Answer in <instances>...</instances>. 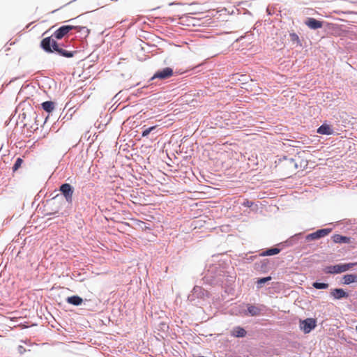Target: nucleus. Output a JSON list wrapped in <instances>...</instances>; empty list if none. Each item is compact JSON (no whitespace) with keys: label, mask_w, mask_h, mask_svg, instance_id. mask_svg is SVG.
<instances>
[{"label":"nucleus","mask_w":357,"mask_h":357,"mask_svg":"<svg viewBox=\"0 0 357 357\" xmlns=\"http://www.w3.org/2000/svg\"><path fill=\"white\" fill-rule=\"evenodd\" d=\"M325 274L338 275L343 273L341 263L326 266L322 269Z\"/></svg>","instance_id":"4468645a"},{"label":"nucleus","mask_w":357,"mask_h":357,"mask_svg":"<svg viewBox=\"0 0 357 357\" xmlns=\"http://www.w3.org/2000/svg\"><path fill=\"white\" fill-rule=\"evenodd\" d=\"M330 296L333 300L347 299L350 296V293L347 289L336 287L331 290Z\"/></svg>","instance_id":"9d476101"},{"label":"nucleus","mask_w":357,"mask_h":357,"mask_svg":"<svg viewBox=\"0 0 357 357\" xmlns=\"http://www.w3.org/2000/svg\"><path fill=\"white\" fill-rule=\"evenodd\" d=\"M304 238V232H298L287 238L291 246L297 244L300 240Z\"/></svg>","instance_id":"412c9836"},{"label":"nucleus","mask_w":357,"mask_h":357,"mask_svg":"<svg viewBox=\"0 0 357 357\" xmlns=\"http://www.w3.org/2000/svg\"><path fill=\"white\" fill-rule=\"evenodd\" d=\"M80 16H81V15H79V16H77V17L70 19V20H68L66 21V22H74L77 18L79 17Z\"/></svg>","instance_id":"09e8293b"},{"label":"nucleus","mask_w":357,"mask_h":357,"mask_svg":"<svg viewBox=\"0 0 357 357\" xmlns=\"http://www.w3.org/2000/svg\"><path fill=\"white\" fill-rule=\"evenodd\" d=\"M84 222L82 220H79V222H77L78 228L80 229L82 227V225Z\"/></svg>","instance_id":"de8ad7c7"},{"label":"nucleus","mask_w":357,"mask_h":357,"mask_svg":"<svg viewBox=\"0 0 357 357\" xmlns=\"http://www.w3.org/2000/svg\"><path fill=\"white\" fill-rule=\"evenodd\" d=\"M305 24L312 30H317L323 27L324 21L312 17H306Z\"/></svg>","instance_id":"f8f14e48"},{"label":"nucleus","mask_w":357,"mask_h":357,"mask_svg":"<svg viewBox=\"0 0 357 357\" xmlns=\"http://www.w3.org/2000/svg\"><path fill=\"white\" fill-rule=\"evenodd\" d=\"M73 26L75 27L74 30H76V32L79 34V37L86 38L90 33V29L86 26L75 25Z\"/></svg>","instance_id":"b1692460"},{"label":"nucleus","mask_w":357,"mask_h":357,"mask_svg":"<svg viewBox=\"0 0 357 357\" xmlns=\"http://www.w3.org/2000/svg\"><path fill=\"white\" fill-rule=\"evenodd\" d=\"M289 157L287 155H283L282 158H279V162H281L283 160H288Z\"/></svg>","instance_id":"c03bdc74"},{"label":"nucleus","mask_w":357,"mask_h":357,"mask_svg":"<svg viewBox=\"0 0 357 357\" xmlns=\"http://www.w3.org/2000/svg\"><path fill=\"white\" fill-rule=\"evenodd\" d=\"M65 301L68 304L75 307L80 306L84 303V299L77 294L68 296L66 298Z\"/></svg>","instance_id":"a211bd4d"},{"label":"nucleus","mask_w":357,"mask_h":357,"mask_svg":"<svg viewBox=\"0 0 357 357\" xmlns=\"http://www.w3.org/2000/svg\"><path fill=\"white\" fill-rule=\"evenodd\" d=\"M309 246H310V244L304 245H303L302 248H303V249H307V247H309Z\"/></svg>","instance_id":"6e6d98bb"},{"label":"nucleus","mask_w":357,"mask_h":357,"mask_svg":"<svg viewBox=\"0 0 357 357\" xmlns=\"http://www.w3.org/2000/svg\"><path fill=\"white\" fill-rule=\"evenodd\" d=\"M342 271L345 273L357 266V262L341 263Z\"/></svg>","instance_id":"c756f323"},{"label":"nucleus","mask_w":357,"mask_h":357,"mask_svg":"<svg viewBox=\"0 0 357 357\" xmlns=\"http://www.w3.org/2000/svg\"><path fill=\"white\" fill-rule=\"evenodd\" d=\"M254 205H255V202L252 201H250L249 199H245L241 203V206H243V207H246V208H251Z\"/></svg>","instance_id":"72a5a7b5"},{"label":"nucleus","mask_w":357,"mask_h":357,"mask_svg":"<svg viewBox=\"0 0 357 357\" xmlns=\"http://www.w3.org/2000/svg\"><path fill=\"white\" fill-rule=\"evenodd\" d=\"M340 282L342 285L357 284V273H346L341 277Z\"/></svg>","instance_id":"ddd939ff"},{"label":"nucleus","mask_w":357,"mask_h":357,"mask_svg":"<svg viewBox=\"0 0 357 357\" xmlns=\"http://www.w3.org/2000/svg\"><path fill=\"white\" fill-rule=\"evenodd\" d=\"M211 294L207 290L204 289L202 287L195 285L190 293L188 296V301L194 305H202V301L206 298H208Z\"/></svg>","instance_id":"20e7f679"},{"label":"nucleus","mask_w":357,"mask_h":357,"mask_svg":"<svg viewBox=\"0 0 357 357\" xmlns=\"http://www.w3.org/2000/svg\"><path fill=\"white\" fill-rule=\"evenodd\" d=\"M121 224L123 225H126V226H128L130 227V224L128 222H120Z\"/></svg>","instance_id":"3c124183"},{"label":"nucleus","mask_w":357,"mask_h":357,"mask_svg":"<svg viewBox=\"0 0 357 357\" xmlns=\"http://www.w3.org/2000/svg\"><path fill=\"white\" fill-rule=\"evenodd\" d=\"M235 276L229 274V271H227L226 276L225 278L224 285L232 286L234 282Z\"/></svg>","instance_id":"cd10ccee"},{"label":"nucleus","mask_w":357,"mask_h":357,"mask_svg":"<svg viewBox=\"0 0 357 357\" xmlns=\"http://www.w3.org/2000/svg\"><path fill=\"white\" fill-rule=\"evenodd\" d=\"M317 133L322 135H332L335 131L331 124L327 121H324L322 124L317 129Z\"/></svg>","instance_id":"2eb2a0df"},{"label":"nucleus","mask_w":357,"mask_h":357,"mask_svg":"<svg viewBox=\"0 0 357 357\" xmlns=\"http://www.w3.org/2000/svg\"><path fill=\"white\" fill-rule=\"evenodd\" d=\"M281 252V248H278L276 245H275L273 247L266 248L264 250H262L259 254V257H269V256H274L278 254H279Z\"/></svg>","instance_id":"aec40b11"},{"label":"nucleus","mask_w":357,"mask_h":357,"mask_svg":"<svg viewBox=\"0 0 357 357\" xmlns=\"http://www.w3.org/2000/svg\"><path fill=\"white\" fill-rule=\"evenodd\" d=\"M271 260L269 259H264L255 261L254 268L261 273H267L271 268Z\"/></svg>","instance_id":"9b49d317"},{"label":"nucleus","mask_w":357,"mask_h":357,"mask_svg":"<svg viewBox=\"0 0 357 357\" xmlns=\"http://www.w3.org/2000/svg\"><path fill=\"white\" fill-rule=\"evenodd\" d=\"M55 107H56V103L52 100H46V101L43 102L40 104L41 109H43L45 112H46L48 114H52L54 111ZM48 118H49V115H47L45 117L43 123H45L47 122Z\"/></svg>","instance_id":"f3484780"},{"label":"nucleus","mask_w":357,"mask_h":357,"mask_svg":"<svg viewBox=\"0 0 357 357\" xmlns=\"http://www.w3.org/2000/svg\"><path fill=\"white\" fill-rule=\"evenodd\" d=\"M289 38L292 45H295L296 47H303V43L296 33L291 32Z\"/></svg>","instance_id":"a878e982"},{"label":"nucleus","mask_w":357,"mask_h":357,"mask_svg":"<svg viewBox=\"0 0 357 357\" xmlns=\"http://www.w3.org/2000/svg\"><path fill=\"white\" fill-rule=\"evenodd\" d=\"M185 73L184 70H181V69H176L174 70V76L175 75H183V73Z\"/></svg>","instance_id":"a19ab883"},{"label":"nucleus","mask_w":357,"mask_h":357,"mask_svg":"<svg viewBox=\"0 0 357 357\" xmlns=\"http://www.w3.org/2000/svg\"><path fill=\"white\" fill-rule=\"evenodd\" d=\"M335 13L338 14V15H345V14H351L352 13L351 11H349V10H346V11H343V10H335L334 11Z\"/></svg>","instance_id":"58836bf2"},{"label":"nucleus","mask_w":357,"mask_h":357,"mask_svg":"<svg viewBox=\"0 0 357 357\" xmlns=\"http://www.w3.org/2000/svg\"><path fill=\"white\" fill-rule=\"evenodd\" d=\"M252 36H253V34L248 35L247 33H245V35L241 36L240 37L237 38L235 40V42H241L243 39L246 38L247 37Z\"/></svg>","instance_id":"4c0bfd02"},{"label":"nucleus","mask_w":357,"mask_h":357,"mask_svg":"<svg viewBox=\"0 0 357 357\" xmlns=\"http://www.w3.org/2000/svg\"><path fill=\"white\" fill-rule=\"evenodd\" d=\"M35 123H36L37 125H38V120L37 119V116L36 117L35 119Z\"/></svg>","instance_id":"bf43d9fd"},{"label":"nucleus","mask_w":357,"mask_h":357,"mask_svg":"<svg viewBox=\"0 0 357 357\" xmlns=\"http://www.w3.org/2000/svg\"><path fill=\"white\" fill-rule=\"evenodd\" d=\"M74 28L72 24L62 25L56 29L50 37H52V38L56 40H61L69 33L70 31L74 30Z\"/></svg>","instance_id":"1a4fd4ad"},{"label":"nucleus","mask_w":357,"mask_h":357,"mask_svg":"<svg viewBox=\"0 0 357 357\" xmlns=\"http://www.w3.org/2000/svg\"><path fill=\"white\" fill-rule=\"evenodd\" d=\"M58 191V190H55L54 192H52L50 195H49V198L48 199H50L52 198V197L55 196L56 195V192Z\"/></svg>","instance_id":"a18cd8bd"},{"label":"nucleus","mask_w":357,"mask_h":357,"mask_svg":"<svg viewBox=\"0 0 357 357\" xmlns=\"http://www.w3.org/2000/svg\"><path fill=\"white\" fill-rule=\"evenodd\" d=\"M290 164H294L295 162V160L293 158H289L287 160Z\"/></svg>","instance_id":"49530a36"},{"label":"nucleus","mask_w":357,"mask_h":357,"mask_svg":"<svg viewBox=\"0 0 357 357\" xmlns=\"http://www.w3.org/2000/svg\"><path fill=\"white\" fill-rule=\"evenodd\" d=\"M271 280L272 277L271 275L257 278L255 282L257 289H259L262 288L266 284H268Z\"/></svg>","instance_id":"5701e85b"},{"label":"nucleus","mask_w":357,"mask_h":357,"mask_svg":"<svg viewBox=\"0 0 357 357\" xmlns=\"http://www.w3.org/2000/svg\"><path fill=\"white\" fill-rule=\"evenodd\" d=\"M26 123H24V126H23V127L24 128V127H26Z\"/></svg>","instance_id":"774afa93"},{"label":"nucleus","mask_w":357,"mask_h":357,"mask_svg":"<svg viewBox=\"0 0 357 357\" xmlns=\"http://www.w3.org/2000/svg\"><path fill=\"white\" fill-rule=\"evenodd\" d=\"M23 162H24V160L22 158H20V157L17 158L14 162V164L13 165V167H12L13 172H17L21 167Z\"/></svg>","instance_id":"c85d7f7f"},{"label":"nucleus","mask_w":357,"mask_h":357,"mask_svg":"<svg viewBox=\"0 0 357 357\" xmlns=\"http://www.w3.org/2000/svg\"><path fill=\"white\" fill-rule=\"evenodd\" d=\"M355 330L357 332V325L356 326Z\"/></svg>","instance_id":"69168bd1"},{"label":"nucleus","mask_w":357,"mask_h":357,"mask_svg":"<svg viewBox=\"0 0 357 357\" xmlns=\"http://www.w3.org/2000/svg\"><path fill=\"white\" fill-rule=\"evenodd\" d=\"M294 167L295 169H297L298 168V165L295 162L294 163Z\"/></svg>","instance_id":"864d4df0"},{"label":"nucleus","mask_w":357,"mask_h":357,"mask_svg":"<svg viewBox=\"0 0 357 357\" xmlns=\"http://www.w3.org/2000/svg\"><path fill=\"white\" fill-rule=\"evenodd\" d=\"M58 40L52 37L43 38L40 42V47L47 54L67 59L73 58L78 53L77 50H68L70 47H73L70 43L59 42Z\"/></svg>","instance_id":"f03ea898"},{"label":"nucleus","mask_w":357,"mask_h":357,"mask_svg":"<svg viewBox=\"0 0 357 357\" xmlns=\"http://www.w3.org/2000/svg\"><path fill=\"white\" fill-rule=\"evenodd\" d=\"M266 14L268 16H272L275 14V11L273 8H271L270 6H268L266 8Z\"/></svg>","instance_id":"c9c22d12"},{"label":"nucleus","mask_w":357,"mask_h":357,"mask_svg":"<svg viewBox=\"0 0 357 357\" xmlns=\"http://www.w3.org/2000/svg\"><path fill=\"white\" fill-rule=\"evenodd\" d=\"M188 14H184V15H183L182 17H181L180 18H183V17H188Z\"/></svg>","instance_id":"052dcab7"},{"label":"nucleus","mask_w":357,"mask_h":357,"mask_svg":"<svg viewBox=\"0 0 357 357\" xmlns=\"http://www.w3.org/2000/svg\"><path fill=\"white\" fill-rule=\"evenodd\" d=\"M317 326V320L316 318L307 317L299 321V328L304 334L311 333Z\"/></svg>","instance_id":"0eeeda50"},{"label":"nucleus","mask_w":357,"mask_h":357,"mask_svg":"<svg viewBox=\"0 0 357 357\" xmlns=\"http://www.w3.org/2000/svg\"><path fill=\"white\" fill-rule=\"evenodd\" d=\"M160 328L161 331H165L169 329V326L167 323L162 321L160 323Z\"/></svg>","instance_id":"f704fd0d"},{"label":"nucleus","mask_w":357,"mask_h":357,"mask_svg":"<svg viewBox=\"0 0 357 357\" xmlns=\"http://www.w3.org/2000/svg\"><path fill=\"white\" fill-rule=\"evenodd\" d=\"M175 21V20L174 19V17H168L166 18V21H165V23L167 24L169 22L170 23H172Z\"/></svg>","instance_id":"79ce46f5"},{"label":"nucleus","mask_w":357,"mask_h":357,"mask_svg":"<svg viewBox=\"0 0 357 357\" xmlns=\"http://www.w3.org/2000/svg\"><path fill=\"white\" fill-rule=\"evenodd\" d=\"M57 10L58 9L53 10L52 13H55Z\"/></svg>","instance_id":"338daca9"},{"label":"nucleus","mask_w":357,"mask_h":357,"mask_svg":"<svg viewBox=\"0 0 357 357\" xmlns=\"http://www.w3.org/2000/svg\"><path fill=\"white\" fill-rule=\"evenodd\" d=\"M157 126H158L157 125L151 126L149 127H146V126H144L142 128V131L141 132L142 137H148L151 132H153V130H155L156 129Z\"/></svg>","instance_id":"bb28decb"},{"label":"nucleus","mask_w":357,"mask_h":357,"mask_svg":"<svg viewBox=\"0 0 357 357\" xmlns=\"http://www.w3.org/2000/svg\"><path fill=\"white\" fill-rule=\"evenodd\" d=\"M134 221L135 224L141 228L143 231H149L152 229L151 225L139 219L131 218Z\"/></svg>","instance_id":"393cba45"},{"label":"nucleus","mask_w":357,"mask_h":357,"mask_svg":"<svg viewBox=\"0 0 357 357\" xmlns=\"http://www.w3.org/2000/svg\"><path fill=\"white\" fill-rule=\"evenodd\" d=\"M59 193L46 200L45 207L48 208L49 212L45 215H52L59 213L61 209V203L65 199L68 206H72L73 202V195L75 193V187L68 183H62L59 188Z\"/></svg>","instance_id":"f257e3e1"},{"label":"nucleus","mask_w":357,"mask_h":357,"mask_svg":"<svg viewBox=\"0 0 357 357\" xmlns=\"http://www.w3.org/2000/svg\"><path fill=\"white\" fill-rule=\"evenodd\" d=\"M222 287L224 288V292L225 294H234V287L232 286L223 285V287Z\"/></svg>","instance_id":"473e14b6"},{"label":"nucleus","mask_w":357,"mask_h":357,"mask_svg":"<svg viewBox=\"0 0 357 357\" xmlns=\"http://www.w3.org/2000/svg\"><path fill=\"white\" fill-rule=\"evenodd\" d=\"M77 0H72L70 2L67 3L65 6L69 5L70 3L76 1Z\"/></svg>","instance_id":"4d7b16f0"},{"label":"nucleus","mask_w":357,"mask_h":357,"mask_svg":"<svg viewBox=\"0 0 357 357\" xmlns=\"http://www.w3.org/2000/svg\"><path fill=\"white\" fill-rule=\"evenodd\" d=\"M248 333L244 327L241 326H234L231 331V336L236 338H243L246 337Z\"/></svg>","instance_id":"6ab92c4d"},{"label":"nucleus","mask_w":357,"mask_h":357,"mask_svg":"<svg viewBox=\"0 0 357 357\" xmlns=\"http://www.w3.org/2000/svg\"><path fill=\"white\" fill-rule=\"evenodd\" d=\"M229 263L225 261L209 264L208 268L202 278L204 284L223 287Z\"/></svg>","instance_id":"7ed1b4c3"},{"label":"nucleus","mask_w":357,"mask_h":357,"mask_svg":"<svg viewBox=\"0 0 357 357\" xmlns=\"http://www.w3.org/2000/svg\"><path fill=\"white\" fill-rule=\"evenodd\" d=\"M198 3L197 2H192L191 3L189 4L190 6H195V5H197Z\"/></svg>","instance_id":"5fc2aeb1"},{"label":"nucleus","mask_w":357,"mask_h":357,"mask_svg":"<svg viewBox=\"0 0 357 357\" xmlns=\"http://www.w3.org/2000/svg\"><path fill=\"white\" fill-rule=\"evenodd\" d=\"M312 286L314 289L317 290H325L328 289L329 283L322 282L320 279H317L312 283Z\"/></svg>","instance_id":"4be33fe9"},{"label":"nucleus","mask_w":357,"mask_h":357,"mask_svg":"<svg viewBox=\"0 0 357 357\" xmlns=\"http://www.w3.org/2000/svg\"><path fill=\"white\" fill-rule=\"evenodd\" d=\"M17 351L20 354H23L24 352H26V349L22 345H19L17 347Z\"/></svg>","instance_id":"ea45409f"},{"label":"nucleus","mask_w":357,"mask_h":357,"mask_svg":"<svg viewBox=\"0 0 357 357\" xmlns=\"http://www.w3.org/2000/svg\"><path fill=\"white\" fill-rule=\"evenodd\" d=\"M159 8H160V7H159V6H158L157 8H152V9L149 10V11H153V10H156V9H158Z\"/></svg>","instance_id":"13d9d810"},{"label":"nucleus","mask_w":357,"mask_h":357,"mask_svg":"<svg viewBox=\"0 0 357 357\" xmlns=\"http://www.w3.org/2000/svg\"><path fill=\"white\" fill-rule=\"evenodd\" d=\"M337 20H340V21H343V20L340 19V18H337Z\"/></svg>","instance_id":"0e129e2a"},{"label":"nucleus","mask_w":357,"mask_h":357,"mask_svg":"<svg viewBox=\"0 0 357 357\" xmlns=\"http://www.w3.org/2000/svg\"><path fill=\"white\" fill-rule=\"evenodd\" d=\"M169 6H174V5H184V3H181V2H176V1H174V2H170L168 4Z\"/></svg>","instance_id":"37998d69"},{"label":"nucleus","mask_w":357,"mask_h":357,"mask_svg":"<svg viewBox=\"0 0 357 357\" xmlns=\"http://www.w3.org/2000/svg\"><path fill=\"white\" fill-rule=\"evenodd\" d=\"M147 88V86H144L143 87H141L139 89H137L135 92L132 93L134 96H139L142 94L147 95L148 92L145 91V89Z\"/></svg>","instance_id":"7c9ffc66"},{"label":"nucleus","mask_w":357,"mask_h":357,"mask_svg":"<svg viewBox=\"0 0 357 357\" xmlns=\"http://www.w3.org/2000/svg\"><path fill=\"white\" fill-rule=\"evenodd\" d=\"M20 116H22V120H23V119H25V118H26V114H25V113H22V114H20Z\"/></svg>","instance_id":"603ef678"},{"label":"nucleus","mask_w":357,"mask_h":357,"mask_svg":"<svg viewBox=\"0 0 357 357\" xmlns=\"http://www.w3.org/2000/svg\"><path fill=\"white\" fill-rule=\"evenodd\" d=\"M261 308L252 303H245V308L240 311V314L243 317H257L261 314Z\"/></svg>","instance_id":"6e6552de"},{"label":"nucleus","mask_w":357,"mask_h":357,"mask_svg":"<svg viewBox=\"0 0 357 357\" xmlns=\"http://www.w3.org/2000/svg\"><path fill=\"white\" fill-rule=\"evenodd\" d=\"M275 245H276V247H277L278 248H281V251H282L284 248H285L291 247V245H290V243H289V241H288V240H287H287H285V241H282V242H280V243H279L276 244Z\"/></svg>","instance_id":"2f4dec72"},{"label":"nucleus","mask_w":357,"mask_h":357,"mask_svg":"<svg viewBox=\"0 0 357 357\" xmlns=\"http://www.w3.org/2000/svg\"><path fill=\"white\" fill-rule=\"evenodd\" d=\"M43 190H41L39 192V193L37 195V196H39V195H40V194H41V193H43Z\"/></svg>","instance_id":"e2e57ef3"},{"label":"nucleus","mask_w":357,"mask_h":357,"mask_svg":"<svg viewBox=\"0 0 357 357\" xmlns=\"http://www.w3.org/2000/svg\"><path fill=\"white\" fill-rule=\"evenodd\" d=\"M331 240L335 244H350L352 242V238L342 235L340 234H334L331 236Z\"/></svg>","instance_id":"dca6fc26"},{"label":"nucleus","mask_w":357,"mask_h":357,"mask_svg":"<svg viewBox=\"0 0 357 357\" xmlns=\"http://www.w3.org/2000/svg\"><path fill=\"white\" fill-rule=\"evenodd\" d=\"M255 257H256V256H251V257H250V259H251V260H253Z\"/></svg>","instance_id":"680f3d73"},{"label":"nucleus","mask_w":357,"mask_h":357,"mask_svg":"<svg viewBox=\"0 0 357 357\" xmlns=\"http://www.w3.org/2000/svg\"><path fill=\"white\" fill-rule=\"evenodd\" d=\"M333 229L332 227L318 229L316 231L304 236V240L305 242L319 240L328 236Z\"/></svg>","instance_id":"423d86ee"},{"label":"nucleus","mask_w":357,"mask_h":357,"mask_svg":"<svg viewBox=\"0 0 357 357\" xmlns=\"http://www.w3.org/2000/svg\"><path fill=\"white\" fill-rule=\"evenodd\" d=\"M201 12L199 10H194L191 13H190L189 14H192V15H195V14H197V13H200Z\"/></svg>","instance_id":"8fccbe9b"},{"label":"nucleus","mask_w":357,"mask_h":357,"mask_svg":"<svg viewBox=\"0 0 357 357\" xmlns=\"http://www.w3.org/2000/svg\"><path fill=\"white\" fill-rule=\"evenodd\" d=\"M248 76L247 75H241L240 77L238 78V81L242 82L243 83H245L248 81Z\"/></svg>","instance_id":"e433bc0d"},{"label":"nucleus","mask_w":357,"mask_h":357,"mask_svg":"<svg viewBox=\"0 0 357 357\" xmlns=\"http://www.w3.org/2000/svg\"><path fill=\"white\" fill-rule=\"evenodd\" d=\"M173 76H174V68L169 66H167L155 70L151 78L149 79V82H150L155 79L163 81Z\"/></svg>","instance_id":"39448f33"}]
</instances>
